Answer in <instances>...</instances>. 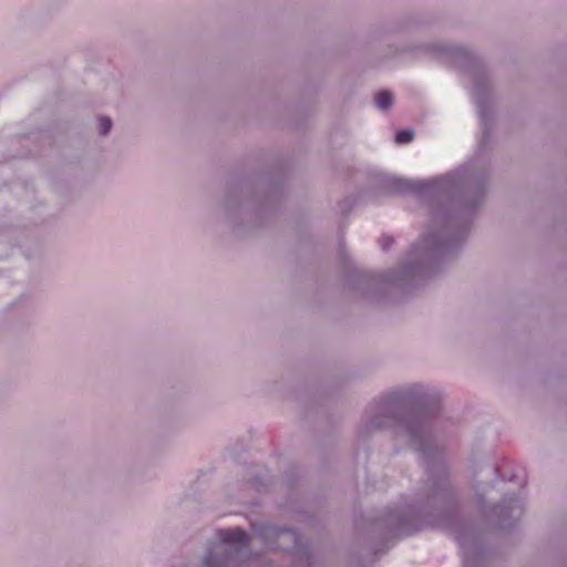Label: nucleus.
<instances>
[{
  "mask_svg": "<svg viewBox=\"0 0 567 567\" xmlns=\"http://www.w3.org/2000/svg\"><path fill=\"white\" fill-rule=\"evenodd\" d=\"M259 535L264 539L274 538L276 540L288 539L291 543V547L286 546L284 544H267L271 549L292 551L296 556V564L302 567H315L316 557L308 549L301 547V537L299 533L291 528H281L275 527L270 525L261 526L259 529Z\"/></svg>",
  "mask_w": 567,
  "mask_h": 567,
  "instance_id": "20e7f679",
  "label": "nucleus"
},
{
  "mask_svg": "<svg viewBox=\"0 0 567 567\" xmlns=\"http://www.w3.org/2000/svg\"><path fill=\"white\" fill-rule=\"evenodd\" d=\"M474 488L476 491L480 503H483V494L486 493L485 486H481V482L474 477Z\"/></svg>",
  "mask_w": 567,
  "mask_h": 567,
  "instance_id": "9b49d317",
  "label": "nucleus"
},
{
  "mask_svg": "<svg viewBox=\"0 0 567 567\" xmlns=\"http://www.w3.org/2000/svg\"><path fill=\"white\" fill-rule=\"evenodd\" d=\"M487 182L488 171L476 161L431 182L386 177L383 186L389 194H414L439 205L432 208L429 230L406 260L396 270L383 274L380 281L412 288L434 274L467 238L471 218L484 202Z\"/></svg>",
  "mask_w": 567,
  "mask_h": 567,
  "instance_id": "f03ea898",
  "label": "nucleus"
},
{
  "mask_svg": "<svg viewBox=\"0 0 567 567\" xmlns=\"http://www.w3.org/2000/svg\"><path fill=\"white\" fill-rule=\"evenodd\" d=\"M413 137H414L413 131L402 130L395 134L394 140L398 144H406V143H410L413 140Z\"/></svg>",
  "mask_w": 567,
  "mask_h": 567,
  "instance_id": "1a4fd4ad",
  "label": "nucleus"
},
{
  "mask_svg": "<svg viewBox=\"0 0 567 567\" xmlns=\"http://www.w3.org/2000/svg\"><path fill=\"white\" fill-rule=\"evenodd\" d=\"M472 99L477 107V114L481 121L483 135L478 141V150L482 151L485 141L489 136L492 117L488 110L489 92L487 81L483 75L474 76V87L472 91Z\"/></svg>",
  "mask_w": 567,
  "mask_h": 567,
  "instance_id": "39448f33",
  "label": "nucleus"
},
{
  "mask_svg": "<svg viewBox=\"0 0 567 567\" xmlns=\"http://www.w3.org/2000/svg\"><path fill=\"white\" fill-rule=\"evenodd\" d=\"M524 513V505L516 495H506L501 504L493 507L492 514L496 517L495 524L499 528H511Z\"/></svg>",
  "mask_w": 567,
  "mask_h": 567,
  "instance_id": "423d86ee",
  "label": "nucleus"
},
{
  "mask_svg": "<svg viewBox=\"0 0 567 567\" xmlns=\"http://www.w3.org/2000/svg\"><path fill=\"white\" fill-rule=\"evenodd\" d=\"M218 544L207 547L202 567H238V557L249 546L248 534L241 528L217 532Z\"/></svg>",
  "mask_w": 567,
  "mask_h": 567,
  "instance_id": "7ed1b4c3",
  "label": "nucleus"
},
{
  "mask_svg": "<svg viewBox=\"0 0 567 567\" xmlns=\"http://www.w3.org/2000/svg\"><path fill=\"white\" fill-rule=\"evenodd\" d=\"M374 103L379 110L386 111L393 104V95L388 90L380 91L374 96Z\"/></svg>",
  "mask_w": 567,
  "mask_h": 567,
  "instance_id": "6e6552de",
  "label": "nucleus"
},
{
  "mask_svg": "<svg viewBox=\"0 0 567 567\" xmlns=\"http://www.w3.org/2000/svg\"><path fill=\"white\" fill-rule=\"evenodd\" d=\"M440 410V396L422 384H409L375 399L365 411L360 429L362 436L391 429L419 453L425 467V480L414 503L405 499L382 517L385 528L409 536L425 527L451 530L458 544L463 567H476L482 558L472 528L458 527V505L444 460L443 446L434 436L431 420Z\"/></svg>",
  "mask_w": 567,
  "mask_h": 567,
  "instance_id": "f257e3e1",
  "label": "nucleus"
},
{
  "mask_svg": "<svg viewBox=\"0 0 567 567\" xmlns=\"http://www.w3.org/2000/svg\"><path fill=\"white\" fill-rule=\"evenodd\" d=\"M480 472H486L488 474H492V475H497L498 473V467L493 465V464H486V465H483L480 470Z\"/></svg>",
  "mask_w": 567,
  "mask_h": 567,
  "instance_id": "ddd939ff",
  "label": "nucleus"
},
{
  "mask_svg": "<svg viewBox=\"0 0 567 567\" xmlns=\"http://www.w3.org/2000/svg\"><path fill=\"white\" fill-rule=\"evenodd\" d=\"M112 128V121L110 117L101 116L99 118V132L101 135H106Z\"/></svg>",
  "mask_w": 567,
  "mask_h": 567,
  "instance_id": "9d476101",
  "label": "nucleus"
},
{
  "mask_svg": "<svg viewBox=\"0 0 567 567\" xmlns=\"http://www.w3.org/2000/svg\"><path fill=\"white\" fill-rule=\"evenodd\" d=\"M379 243L383 250H388L393 244V238L390 236H382Z\"/></svg>",
  "mask_w": 567,
  "mask_h": 567,
  "instance_id": "f8f14e48",
  "label": "nucleus"
},
{
  "mask_svg": "<svg viewBox=\"0 0 567 567\" xmlns=\"http://www.w3.org/2000/svg\"><path fill=\"white\" fill-rule=\"evenodd\" d=\"M437 53L451 56L453 59H467L470 53L460 45L449 44V45H439L436 48Z\"/></svg>",
  "mask_w": 567,
  "mask_h": 567,
  "instance_id": "0eeeda50",
  "label": "nucleus"
}]
</instances>
